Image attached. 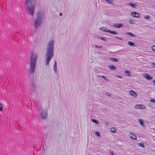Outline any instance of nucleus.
Wrapping results in <instances>:
<instances>
[{
  "label": "nucleus",
  "instance_id": "aec40b11",
  "mask_svg": "<svg viewBox=\"0 0 155 155\" xmlns=\"http://www.w3.org/2000/svg\"><path fill=\"white\" fill-rule=\"evenodd\" d=\"M109 60L111 61L114 62H118V60L115 58H109Z\"/></svg>",
  "mask_w": 155,
  "mask_h": 155
},
{
  "label": "nucleus",
  "instance_id": "9d476101",
  "mask_svg": "<svg viewBox=\"0 0 155 155\" xmlns=\"http://www.w3.org/2000/svg\"><path fill=\"white\" fill-rule=\"evenodd\" d=\"M130 137L132 139L136 140H137V136L135 134L132 133H130L129 134Z\"/></svg>",
  "mask_w": 155,
  "mask_h": 155
},
{
  "label": "nucleus",
  "instance_id": "6ab92c4d",
  "mask_svg": "<svg viewBox=\"0 0 155 155\" xmlns=\"http://www.w3.org/2000/svg\"><path fill=\"white\" fill-rule=\"evenodd\" d=\"M126 35H129L130 36L133 37H135V36L132 33L130 32L126 33Z\"/></svg>",
  "mask_w": 155,
  "mask_h": 155
},
{
  "label": "nucleus",
  "instance_id": "f704fd0d",
  "mask_svg": "<svg viewBox=\"0 0 155 155\" xmlns=\"http://www.w3.org/2000/svg\"><path fill=\"white\" fill-rule=\"evenodd\" d=\"M95 47L96 48H101L102 47L101 46H98V45H95Z\"/></svg>",
  "mask_w": 155,
  "mask_h": 155
},
{
  "label": "nucleus",
  "instance_id": "f8f14e48",
  "mask_svg": "<svg viewBox=\"0 0 155 155\" xmlns=\"http://www.w3.org/2000/svg\"><path fill=\"white\" fill-rule=\"evenodd\" d=\"M130 95L133 96L134 98H135L137 95V93L132 91H130Z\"/></svg>",
  "mask_w": 155,
  "mask_h": 155
},
{
  "label": "nucleus",
  "instance_id": "a19ab883",
  "mask_svg": "<svg viewBox=\"0 0 155 155\" xmlns=\"http://www.w3.org/2000/svg\"><path fill=\"white\" fill-rule=\"evenodd\" d=\"M118 37H118L116 36V37H115V38H116L118 39Z\"/></svg>",
  "mask_w": 155,
  "mask_h": 155
},
{
  "label": "nucleus",
  "instance_id": "423d86ee",
  "mask_svg": "<svg viewBox=\"0 0 155 155\" xmlns=\"http://www.w3.org/2000/svg\"><path fill=\"white\" fill-rule=\"evenodd\" d=\"M104 30H104V31H105L106 32H109L114 35L118 34V33L117 32L115 31H111L106 28H105Z\"/></svg>",
  "mask_w": 155,
  "mask_h": 155
},
{
  "label": "nucleus",
  "instance_id": "20e7f679",
  "mask_svg": "<svg viewBox=\"0 0 155 155\" xmlns=\"http://www.w3.org/2000/svg\"><path fill=\"white\" fill-rule=\"evenodd\" d=\"M35 1V0H26L25 2V4L29 11L28 13L32 16L34 15L35 7L34 4Z\"/></svg>",
  "mask_w": 155,
  "mask_h": 155
},
{
  "label": "nucleus",
  "instance_id": "ea45409f",
  "mask_svg": "<svg viewBox=\"0 0 155 155\" xmlns=\"http://www.w3.org/2000/svg\"><path fill=\"white\" fill-rule=\"evenodd\" d=\"M153 83L155 85V80L153 81Z\"/></svg>",
  "mask_w": 155,
  "mask_h": 155
},
{
  "label": "nucleus",
  "instance_id": "f257e3e1",
  "mask_svg": "<svg viewBox=\"0 0 155 155\" xmlns=\"http://www.w3.org/2000/svg\"><path fill=\"white\" fill-rule=\"evenodd\" d=\"M54 41L53 40H51L48 42L47 45L46 49L47 53L45 55L46 57V65H49V62L53 56L54 47Z\"/></svg>",
  "mask_w": 155,
  "mask_h": 155
},
{
  "label": "nucleus",
  "instance_id": "7c9ffc66",
  "mask_svg": "<svg viewBox=\"0 0 155 155\" xmlns=\"http://www.w3.org/2000/svg\"><path fill=\"white\" fill-rule=\"evenodd\" d=\"M104 29H105V28L104 27H102L100 28L101 30L103 31H104V30H105Z\"/></svg>",
  "mask_w": 155,
  "mask_h": 155
},
{
  "label": "nucleus",
  "instance_id": "49530a36",
  "mask_svg": "<svg viewBox=\"0 0 155 155\" xmlns=\"http://www.w3.org/2000/svg\"><path fill=\"white\" fill-rule=\"evenodd\" d=\"M43 152H44V150L42 151L43 153Z\"/></svg>",
  "mask_w": 155,
  "mask_h": 155
},
{
  "label": "nucleus",
  "instance_id": "c85d7f7f",
  "mask_svg": "<svg viewBox=\"0 0 155 155\" xmlns=\"http://www.w3.org/2000/svg\"><path fill=\"white\" fill-rule=\"evenodd\" d=\"M100 39L103 41H107V40H106V39L104 38L101 37L100 38Z\"/></svg>",
  "mask_w": 155,
  "mask_h": 155
},
{
  "label": "nucleus",
  "instance_id": "37998d69",
  "mask_svg": "<svg viewBox=\"0 0 155 155\" xmlns=\"http://www.w3.org/2000/svg\"><path fill=\"white\" fill-rule=\"evenodd\" d=\"M44 151L45 152V149H44Z\"/></svg>",
  "mask_w": 155,
  "mask_h": 155
},
{
  "label": "nucleus",
  "instance_id": "393cba45",
  "mask_svg": "<svg viewBox=\"0 0 155 155\" xmlns=\"http://www.w3.org/2000/svg\"><path fill=\"white\" fill-rule=\"evenodd\" d=\"M3 110V108L2 104L0 103V111H2Z\"/></svg>",
  "mask_w": 155,
  "mask_h": 155
},
{
  "label": "nucleus",
  "instance_id": "a18cd8bd",
  "mask_svg": "<svg viewBox=\"0 0 155 155\" xmlns=\"http://www.w3.org/2000/svg\"><path fill=\"white\" fill-rule=\"evenodd\" d=\"M43 152H44V150L42 151L43 153Z\"/></svg>",
  "mask_w": 155,
  "mask_h": 155
},
{
  "label": "nucleus",
  "instance_id": "a878e982",
  "mask_svg": "<svg viewBox=\"0 0 155 155\" xmlns=\"http://www.w3.org/2000/svg\"><path fill=\"white\" fill-rule=\"evenodd\" d=\"M139 144L142 147L144 148L145 147L144 143H139Z\"/></svg>",
  "mask_w": 155,
  "mask_h": 155
},
{
  "label": "nucleus",
  "instance_id": "58836bf2",
  "mask_svg": "<svg viewBox=\"0 0 155 155\" xmlns=\"http://www.w3.org/2000/svg\"><path fill=\"white\" fill-rule=\"evenodd\" d=\"M151 64H152L153 65H155V64L153 62H152L151 63Z\"/></svg>",
  "mask_w": 155,
  "mask_h": 155
},
{
  "label": "nucleus",
  "instance_id": "2f4dec72",
  "mask_svg": "<svg viewBox=\"0 0 155 155\" xmlns=\"http://www.w3.org/2000/svg\"><path fill=\"white\" fill-rule=\"evenodd\" d=\"M150 102L152 103H155V99H151L150 100Z\"/></svg>",
  "mask_w": 155,
  "mask_h": 155
},
{
  "label": "nucleus",
  "instance_id": "bb28decb",
  "mask_svg": "<svg viewBox=\"0 0 155 155\" xmlns=\"http://www.w3.org/2000/svg\"><path fill=\"white\" fill-rule=\"evenodd\" d=\"M107 2H108L109 3L112 4L113 3V0H105Z\"/></svg>",
  "mask_w": 155,
  "mask_h": 155
},
{
  "label": "nucleus",
  "instance_id": "9b49d317",
  "mask_svg": "<svg viewBox=\"0 0 155 155\" xmlns=\"http://www.w3.org/2000/svg\"><path fill=\"white\" fill-rule=\"evenodd\" d=\"M143 77H145L147 80H151L153 78L152 77H151L149 74H145L143 75Z\"/></svg>",
  "mask_w": 155,
  "mask_h": 155
},
{
  "label": "nucleus",
  "instance_id": "2eb2a0df",
  "mask_svg": "<svg viewBox=\"0 0 155 155\" xmlns=\"http://www.w3.org/2000/svg\"><path fill=\"white\" fill-rule=\"evenodd\" d=\"M53 69L55 73H57V63L56 61H55L54 62Z\"/></svg>",
  "mask_w": 155,
  "mask_h": 155
},
{
  "label": "nucleus",
  "instance_id": "72a5a7b5",
  "mask_svg": "<svg viewBox=\"0 0 155 155\" xmlns=\"http://www.w3.org/2000/svg\"><path fill=\"white\" fill-rule=\"evenodd\" d=\"M116 77L117 78H122L121 76L117 75V74L116 75Z\"/></svg>",
  "mask_w": 155,
  "mask_h": 155
},
{
  "label": "nucleus",
  "instance_id": "a211bd4d",
  "mask_svg": "<svg viewBox=\"0 0 155 155\" xmlns=\"http://www.w3.org/2000/svg\"><path fill=\"white\" fill-rule=\"evenodd\" d=\"M108 67L111 70H114L116 69V67L113 65H109Z\"/></svg>",
  "mask_w": 155,
  "mask_h": 155
},
{
  "label": "nucleus",
  "instance_id": "412c9836",
  "mask_svg": "<svg viewBox=\"0 0 155 155\" xmlns=\"http://www.w3.org/2000/svg\"><path fill=\"white\" fill-rule=\"evenodd\" d=\"M111 131L113 133H115L116 132V129L115 128L112 127L111 128Z\"/></svg>",
  "mask_w": 155,
  "mask_h": 155
},
{
  "label": "nucleus",
  "instance_id": "b1692460",
  "mask_svg": "<svg viewBox=\"0 0 155 155\" xmlns=\"http://www.w3.org/2000/svg\"><path fill=\"white\" fill-rule=\"evenodd\" d=\"M100 76H101V77L103 79H104L105 80H106V81H108V79L107 78H106L105 76H103V75H101H101Z\"/></svg>",
  "mask_w": 155,
  "mask_h": 155
},
{
  "label": "nucleus",
  "instance_id": "4468645a",
  "mask_svg": "<svg viewBox=\"0 0 155 155\" xmlns=\"http://www.w3.org/2000/svg\"><path fill=\"white\" fill-rule=\"evenodd\" d=\"M127 4L128 5H130L131 7L134 8H136L137 6V5L131 2L129 3H127Z\"/></svg>",
  "mask_w": 155,
  "mask_h": 155
},
{
  "label": "nucleus",
  "instance_id": "dca6fc26",
  "mask_svg": "<svg viewBox=\"0 0 155 155\" xmlns=\"http://www.w3.org/2000/svg\"><path fill=\"white\" fill-rule=\"evenodd\" d=\"M128 44L129 45L131 46H134V47H136V45L135 44L131 41H129L128 42Z\"/></svg>",
  "mask_w": 155,
  "mask_h": 155
},
{
  "label": "nucleus",
  "instance_id": "5701e85b",
  "mask_svg": "<svg viewBox=\"0 0 155 155\" xmlns=\"http://www.w3.org/2000/svg\"><path fill=\"white\" fill-rule=\"evenodd\" d=\"M92 122L95 123L96 124H98V121L97 120L94 119H92L91 120Z\"/></svg>",
  "mask_w": 155,
  "mask_h": 155
},
{
  "label": "nucleus",
  "instance_id": "79ce46f5",
  "mask_svg": "<svg viewBox=\"0 0 155 155\" xmlns=\"http://www.w3.org/2000/svg\"><path fill=\"white\" fill-rule=\"evenodd\" d=\"M62 15V13H60L59 14V15L60 16H61Z\"/></svg>",
  "mask_w": 155,
  "mask_h": 155
},
{
  "label": "nucleus",
  "instance_id": "4c0bfd02",
  "mask_svg": "<svg viewBox=\"0 0 155 155\" xmlns=\"http://www.w3.org/2000/svg\"><path fill=\"white\" fill-rule=\"evenodd\" d=\"M118 39L120 40H122V38H121L120 37H118Z\"/></svg>",
  "mask_w": 155,
  "mask_h": 155
},
{
  "label": "nucleus",
  "instance_id": "f3484780",
  "mask_svg": "<svg viewBox=\"0 0 155 155\" xmlns=\"http://www.w3.org/2000/svg\"><path fill=\"white\" fill-rule=\"evenodd\" d=\"M31 90L33 91H35L36 88L35 84L34 83L32 82L31 84Z\"/></svg>",
  "mask_w": 155,
  "mask_h": 155
},
{
  "label": "nucleus",
  "instance_id": "39448f33",
  "mask_svg": "<svg viewBox=\"0 0 155 155\" xmlns=\"http://www.w3.org/2000/svg\"><path fill=\"white\" fill-rule=\"evenodd\" d=\"M41 118L42 119L45 120L47 117V112L45 110H42L40 112Z\"/></svg>",
  "mask_w": 155,
  "mask_h": 155
},
{
  "label": "nucleus",
  "instance_id": "7ed1b4c3",
  "mask_svg": "<svg viewBox=\"0 0 155 155\" xmlns=\"http://www.w3.org/2000/svg\"><path fill=\"white\" fill-rule=\"evenodd\" d=\"M37 58V54L36 53L32 52L30 57V63L29 72L30 73H34Z\"/></svg>",
  "mask_w": 155,
  "mask_h": 155
},
{
  "label": "nucleus",
  "instance_id": "c03bdc74",
  "mask_svg": "<svg viewBox=\"0 0 155 155\" xmlns=\"http://www.w3.org/2000/svg\"><path fill=\"white\" fill-rule=\"evenodd\" d=\"M153 67H155V66H153Z\"/></svg>",
  "mask_w": 155,
  "mask_h": 155
},
{
  "label": "nucleus",
  "instance_id": "e433bc0d",
  "mask_svg": "<svg viewBox=\"0 0 155 155\" xmlns=\"http://www.w3.org/2000/svg\"><path fill=\"white\" fill-rule=\"evenodd\" d=\"M106 95H107V96H110V93H106Z\"/></svg>",
  "mask_w": 155,
  "mask_h": 155
},
{
  "label": "nucleus",
  "instance_id": "4be33fe9",
  "mask_svg": "<svg viewBox=\"0 0 155 155\" xmlns=\"http://www.w3.org/2000/svg\"><path fill=\"white\" fill-rule=\"evenodd\" d=\"M125 73L127 74V76H131L130 71H125Z\"/></svg>",
  "mask_w": 155,
  "mask_h": 155
},
{
  "label": "nucleus",
  "instance_id": "c756f323",
  "mask_svg": "<svg viewBox=\"0 0 155 155\" xmlns=\"http://www.w3.org/2000/svg\"><path fill=\"white\" fill-rule=\"evenodd\" d=\"M150 18V17L149 15H146L144 17V18L147 19H148Z\"/></svg>",
  "mask_w": 155,
  "mask_h": 155
},
{
  "label": "nucleus",
  "instance_id": "c9c22d12",
  "mask_svg": "<svg viewBox=\"0 0 155 155\" xmlns=\"http://www.w3.org/2000/svg\"><path fill=\"white\" fill-rule=\"evenodd\" d=\"M110 153L111 155H114V152H113V151L110 150Z\"/></svg>",
  "mask_w": 155,
  "mask_h": 155
},
{
  "label": "nucleus",
  "instance_id": "0eeeda50",
  "mask_svg": "<svg viewBox=\"0 0 155 155\" xmlns=\"http://www.w3.org/2000/svg\"><path fill=\"white\" fill-rule=\"evenodd\" d=\"M135 108L137 109H143L146 108V107L143 105L137 104L135 106Z\"/></svg>",
  "mask_w": 155,
  "mask_h": 155
},
{
  "label": "nucleus",
  "instance_id": "ddd939ff",
  "mask_svg": "<svg viewBox=\"0 0 155 155\" xmlns=\"http://www.w3.org/2000/svg\"><path fill=\"white\" fill-rule=\"evenodd\" d=\"M138 121L140 123V124L143 127H146L145 124H144V122L143 120L141 119H138Z\"/></svg>",
  "mask_w": 155,
  "mask_h": 155
},
{
  "label": "nucleus",
  "instance_id": "f03ea898",
  "mask_svg": "<svg viewBox=\"0 0 155 155\" xmlns=\"http://www.w3.org/2000/svg\"><path fill=\"white\" fill-rule=\"evenodd\" d=\"M45 18V15L43 11H39L36 13L34 24V28L36 29L40 27Z\"/></svg>",
  "mask_w": 155,
  "mask_h": 155
},
{
  "label": "nucleus",
  "instance_id": "1a4fd4ad",
  "mask_svg": "<svg viewBox=\"0 0 155 155\" xmlns=\"http://www.w3.org/2000/svg\"><path fill=\"white\" fill-rule=\"evenodd\" d=\"M123 24L122 23H115L113 25V27L114 28H119L123 26Z\"/></svg>",
  "mask_w": 155,
  "mask_h": 155
},
{
  "label": "nucleus",
  "instance_id": "473e14b6",
  "mask_svg": "<svg viewBox=\"0 0 155 155\" xmlns=\"http://www.w3.org/2000/svg\"><path fill=\"white\" fill-rule=\"evenodd\" d=\"M151 48L153 51H155V45L152 46Z\"/></svg>",
  "mask_w": 155,
  "mask_h": 155
},
{
  "label": "nucleus",
  "instance_id": "cd10ccee",
  "mask_svg": "<svg viewBox=\"0 0 155 155\" xmlns=\"http://www.w3.org/2000/svg\"><path fill=\"white\" fill-rule=\"evenodd\" d=\"M95 134L97 137H99L100 136V134L98 132H95Z\"/></svg>",
  "mask_w": 155,
  "mask_h": 155
},
{
  "label": "nucleus",
  "instance_id": "6e6552de",
  "mask_svg": "<svg viewBox=\"0 0 155 155\" xmlns=\"http://www.w3.org/2000/svg\"><path fill=\"white\" fill-rule=\"evenodd\" d=\"M132 16L134 17L138 18L139 17V14L136 12H133L131 13Z\"/></svg>",
  "mask_w": 155,
  "mask_h": 155
}]
</instances>
